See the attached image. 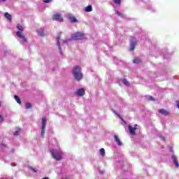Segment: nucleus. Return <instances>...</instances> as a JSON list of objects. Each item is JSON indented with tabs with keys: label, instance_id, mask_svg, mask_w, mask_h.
Segmentation results:
<instances>
[{
	"label": "nucleus",
	"instance_id": "obj_1",
	"mask_svg": "<svg viewBox=\"0 0 179 179\" xmlns=\"http://www.w3.org/2000/svg\"><path fill=\"white\" fill-rule=\"evenodd\" d=\"M72 73L76 80H82L83 79V73H82V67L80 66H75L73 68Z\"/></svg>",
	"mask_w": 179,
	"mask_h": 179
},
{
	"label": "nucleus",
	"instance_id": "obj_2",
	"mask_svg": "<svg viewBox=\"0 0 179 179\" xmlns=\"http://www.w3.org/2000/svg\"><path fill=\"white\" fill-rule=\"evenodd\" d=\"M17 29L19 31H17L16 32V36L19 38H22V41L26 43V41H27V38H26V36H24V34H23V31H24V28H23V27L22 25H20V24H17Z\"/></svg>",
	"mask_w": 179,
	"mask_h": 179
},
{
	"label": "nucleus",
	"instance_id": "obj_3",
	"mask_svg": "<svg viewBox=\"0 0 179 179\" xmlns=\"http://www.w3.org/2000/svg\"><path fill=\"white\" fill-rule=\"evenodd\" d=\"M50 153L55 160H57V162H59V160H62V151H59L57 150H51Z\"/></svg>",
	"mask_w": 179,
	"mask_h": 179
},
{
	"label": "nucleus",
	"instance_id": "obj_4",
	"mask_svg": "<svg viewBox=\"0 0 179 179\" xmlns=\"http://www.w3.org/2000/svg\"><path fill=\"white\" fill-rule=\"evenodd\" d=\"M45 125H47V119L45 117H42V122L41 124V136L44 137V135H45Z\"/></svg>",
	"mask_w": 179,
	"mask_h": 179
},
{
	"label": "nucleus",
	"instance_id": "obj_5",
	"mask_svg": "<svg viewBox=\"0 0 179 179\" xmlns=\"http://www.w3.org/2000/svg\"><path fill=\"white\" fill-rule=\"evenodd\" d=\"M86 35L82 32H77L76 34H73L72 36H71V40H74V41H76V40H83V38H85V36Z\"/></svg>",
	"mask_w": 179,
	"mask_h": 179
},
{
	"label": "nucleus",
	"instance_id": "obj_6",
	"mask_svg": "<svg viewBox=\"0 0 179 179\" xmlns=\"http://www.w3.org/2000/svg\"><path fill=\"white\" fill-rule=\"evenodd\" d=\"M52 20H56V22H64V17H62V15L56 13L52 15Z\"/></svg>",
	"mask_w": 179,
	"mask_h": 179
},
{
	"label": "nucleus",
	"instance_id": "obj_7",
	"mask_svg": "<svg viewBox=\"0 0 179 179\" xmlns=\"http://www.w3.org/2000/svg\"><path fill=\"white\" fill-rule=\"evenodd\" d=\"M59 40H61V34H59L57 35V44L58 45V47H59V53L61 55H62V48H61V42H59Z\"/></svg>",
	"mask_w": 179,
	"mask_h": 179
},
{
	"label": "nucleus",
	"instance_id": "obj_8",
	"mask_svg": "<svg viewBox=\"0 0 179 179\" xmlns=\"http://www.w3.org/2000/svg\"><path fill=\"white\" fill-rule=\"evenodd\" d=\"M132 41L133 42L130 44V51H134V50H135V47L136 46V39L134 38Z\"/></svg>",
	"mask_w": 179,
	"mask_h": 179
},
{
	"label": "nucleus",
	"instance_id": "obj_9",
	"mask_svg": "<svg viewBox=\"0 0 179 179\" xmlns=\"http://www.w3.org/2000/svg\"><path fill=\"white\" fill-rule=\"evenodd\" d=\"M85 89L83 88H80L79 90H78V91L76 92V94L77 96H85Z\"/></svg>",
	"mask_w": 179,
	"mask_h": 179
},
{
	"label": "nucleus",
	"instance_id": "obj_10",
	"mask_svg": "<svg viewBox=\"0 0 179 179\" xmlns=\"http://www.w3.org/2000/svg\"><path fill=\"white\" fill-rule=\"evenodd\" d=\"M129 131L130 133V135H135V131H136L137 128L136 127H132V126L129 125Z\"/></svg>",
	"mask_w": 179,
	"mask_h": 179
},
{
	"label": "nucleus",
	"instance_id": "obj_11",
	"mask_svg": "<svg viewBox=\"0 0 179 179\" xmlns=\"http://www.w3.org/2000/svg\"><path fill=\"white\" fill-rule=\"evenodd\" d=\"M159 113L162 115H170V112L166 110L165 109H160Z\"/></svg>",
	"mask_w": 179,
	"mask_h": 179
},
{
	"label": "nucleus",
	"instance_id": "obj_12",
	"mask_svg": "<svg viewBox=\"0 0 179 179\" xmlns=\"http://www.w3.org/2000/svg\"><path fill=\"white\" fill-rule=\"evenodd\" d=\"M172 160L176 167H178L179 166L178 160L177 159V157H176V155L172 156Z\"/></svg>",
	"mask_w": 179,
	"mask_h": 179
},
{
	"label": "nucleus",
	"instance_id": "obj_13",
	"mask_svg": "<svg viewBox=\"0 0 179 179\" xmlns=\"http://www.w3.org/2000/svg\"><path fill=\"white\" fill-rule=\"evenodd\" d=\"M69 20H70L71 23H77L78 19L74 16L68 17Z\"/></svg>",
	"mask_w": 179,
	"mask_h": 179
},
{
	"label": "nucleus",
	"instance_id": "obj_14",
	"mask_svg": "<svg viewBox=\"0 0 179 179\" xmlns=\"http://www.w3.org/2000/svg\"><path fill=\"white\" fill-rule=\"evenodd\" d=\"M114 138H115V141L117 143V145H122V143H121V141L120 140V137H118V136L115 135Z\"/></svg>",
	"mask_w": 179,
	"mask_h": 179
},
{
	"label": "nucleus",
	"instance_id": "obj_15",
	"mask_svg": "<svg viewBox=\"0 0 179 179\" xmlns=\"http://www.w3.org/2000/svg\"><path fill=\"white\" fill-rule=\"evenodd\" d=\"M133 62H134V64H141V62H142V59H141L138 58V57H135V58L133 59Z\"/></svg>",
	"mask_w": 179,
	"mask_h": 179
},
{
	"label": "nucleus",
	"instance_id": "obj_16",
	"mask_svg": "<svg viewBox=\"0 0 179 179\" xmlns=\"http://www.w3.org/2000/svg\"><path fill=\"white\" fill-rule=\"evenodd\" d=\"M4 15L6 19H8L10 22H12V15H10V14L8 13H5Z\"/></svg>",
	"mask_w": 179,
	"mask_h": 179
},
{
	"label": "nucleus",
	"instance_id": "obj_17",
	"mask_svg": "<svg viewBox=\"0 0 179 179\" xmlns=\"http://www.w3.org/2000/svg\"><path fill=\"white\" fill-rule=\"evenodd\" d=\"M14 99L18 104L22 105V101L20 100V98H19L17 95H14Z\"/></svg>",
	"mask_w": 179,
	"mask_h": 179
},
{
	"label": "nucleus",
	"instance_id": "obj_18",
	"mask_svg": "<svg viewBox=\"0 0 179 179\" xmlns=\"http://www.w3.org/2000/svg\"><path fill=\"white\" fill-rule=\"evenodd\" d=\"M85 12H92V10H93V8L92 7V5L87 6V7H85Z\"/></svg>",
	"mask_w": 179,
	"mask_h": 179
},
{
	"label": "nucleus",
	"instance_id": "obj_19",
	"mask_svg": "<svg viewBox=\"0 0 179 179\" xmlns=\"http://www.w3.org/2000/svg\"><path fill=\"white\" fill-rule=\"evenodd\" d=\"M37 33L39 36H41L42 37L45 36V34L44 33V30L43 29H39L37 31Z\"/></svg>",
	"mask_w": 179,
	"mask_h": 179
},
{
	"label": "nucleus",
	"instance_id": "obj_20",
	"mask_svg": "<svg viewBox=\"0 0 179 179\" xmlns=\"http://www.w3.org/2000/svg\"><path fill=\"white\" fill-rule=\"evenodd\" d=\"M100 152V155H102L103 157H106V150H104V148H101L99 150Z\"/></svg>",
	"mask_w": 179,
	"mask_h": 179
},
{
	"label": "nucleus",
	"instance_id": "obj_21",
	"mask_svg": "<svg viewBox=\"0 0 179 179\" xmlns=\"http://www.w3.org/2000/svg\"><path fill=\"white\" fill-rule=\"evenodd\" d=\"M122 83H124L125 85V86H129V82H128L127 79L124 78L122 80Z\"/></svg>",
	"mask_w": 179,
	"mask_h": 179
},
{
	"label": "nucleus",
	"instance_id": "obj_22",
	"mask_svg": "<svg viewBox=\"0 0 179 179\" xmlns=\"http://www.w3.org/2000/svg\"><path fill=\"white\" fill-rule=\"evenodd\" d=\"M19 132H20V128H17V131L14 133L13 136H18Z\"/></svg>",
	"mask_w": 179,
	"mask_h": 179
},
{
	"label": "nucleus",
	"instance_id": "obj_23",
	"mask_svg": "<svg viewBox=\"0 0 179 179\" xmlns=\"http://www.w3.org/2000/svg\"><path fill=\"white\" fill-rule=\"evenodd\" d=\"M25 107H26L27 110H29V108H31V103H25Z\"/></svg>",
	"mask_w": 179,
	"mask_h": 179
},
{
	"label": "nucleus",
	"instance_id": "obj_24",
	"mask_svg": "<svg viewBox=\"0 0 179 179\" xmlns=\"http://www.w3.org/2000/svg\"><path fill=\"white\" fill-rule=\"evenodd\" d=\"M113 1L117 5H120L121 4V0H113Z\"/></svg>",
	"mask_w": 179,
	"mask_h": 179
},
{
	"label": "nucleus",
	"instance_id": "obj_25",
	"mask_svg": "<svg viewBox=\"0 0 179 179\" xmlns=\"http://www.w3.org/2000/svg\"><path fill=\"white\" fill-rule=\"evenodd\" d=\"M116 15H117V16H118L119 17H123L122 13H120V11H118V10H116Z\"/></svg>",
	"mask_w": 179,
	"mask_h": 179
},
{
	"label": "nucleus",
	"instance_id": "obj_26",
	"mask_svg": "<svg viewBox=\"0 0 179 179\" xmlns=\"http://www.w3.org/2000/svg\"><path fill=\"white\" fill-rule=\"evenodd\" d=\"M148 99L149 100H150L151 101H155V98L153 97V96H150L149 98H148Z\"/></svg>",
	"mask_w": 179,
	"mask_h": 179
},
{
	"label": "nucleus",
	"instance_id": "obj_27",
	"mask_svg": "<svg viewBox=\"0 0 179 179\" xmlns=\"http://www.w3.org/2000/svg\"><path fill=\"white\" fill-rule=\"evenodd\" d=\"M43 2L45 3H50V2H51V0H43Z\"/></svg>",
	"mask_w": 179,
	"mask_h": 179
},
{
	"label": "nucleus",
	"instance_id": "obj_28",
	"mask_svg": "<svg viewBox=\"0 0 179 179\" xmlns=\"http://www.w3.org/2000/svg\"><path fill=\"white\" fill-rule=\"evenodd\" d=\"M0 122H3V116L0 115Z\"/></svg>",
	"mask_w": 179,
	"mask_h": 179
},
{
	"label": "nucleus",
	"instance_id": "obj_29",
	"mask_svg": "<svg viewBox=\"0 0 179 179\" xmlns=\"http://www.w3.org/2000/svg\"><path fill=\"white\" fill-rule=\"evenodd\" d=\"M176 107H178L179 108V101H176Z\"/></svg>",
	"mask_w": 179,
	"mask_h": 179
},
{
	"label": "nucleus",
	"instance_id": "obj_30",
	"mask_svg": "<svg viewBox=\"0 0 179 179\" xmlns=\"http://www.w3.org/2000/svg\"><path fill=\"white\" fill-rule=\"evenodd\" d=\"M1 145L3 147V148H6V145L3 144V143H1Z\"/></svg>",
	"mask_w": 179,
	"mask_h": 179
},
{
	"label": "nucleus",
	"instance_id": "obj_31",
	"mask_svg": "<svg viewBox=\"0 0 179 179\" xmlns=\"http://www.w3.org/2000/svg\"><path fill=\"white\" fill-rule=\"evenodd\" d=\"M31 170L32 171H34V173H36V169H33L32 167H31Z\"/></svg>",
	"mask_w": 179,
	"mask_h": 179
},
{
	"label": "nucleus",
	"instance_id": "obj_32",
	"mask_svg": "<svg viewBox=\"0 0 179 179\" xmlns=\"http://www.w3.org/2000/svg\"><path fill=\"white\" fill-rule=\"evenodd\" d=\"M117 116L119 117V118H120V120H122V121H124V120L122 119V117H121V116H120V115L117 114Z\"/></svg>",
	"mask_w": 179,
	"mask_h": 179
},
{
	"label": "nucleus",
	"instance_id": "obj_33",
	"mask_svg": "<svg viewBox=\"0 0 179 179\" xmlns=\"http://www.w3.org/2000/svg\"><path fill=\"white\" fill-rule=\"evenodd\" d=\"M41 179H50V178H48V177H45V178H43Z\"/></svg>",
	"mask_w": 179,
	"mask_h": 179
},
{
	"label": "nucleus",
	"instance_id": "obj_34",
	"mask_svg": "<svg viewBox=\"0 0 179 179\" xmlns=\"http://www.w3.org/2000/svg\"><path fill=\"white\" fill-rule=\"evenodd\" d=\"M136 127H138V124L134 125V128H136Z\"/></svg>",
	"mask_w": 179,
	"mask_h": 179
},
{
	"label": "nucleus",
	"instance_id": "obj_35",
	"mask_svg": "<svg viewBox=\"0 0 179 179\" xmlns=\"http://www.w3.org/2000/svg\"><path fill=\"white\" fill-rule=\"evenodd\" d=\"M0 1H6V0H0Z\"/></svg>",
	"mask_w": 179,
	"mask_h": 179
},
{
	"label": "nucleus",
	"instance_id": "obj_36",
	"mask_svg": "<svg viewBox=\"0 0 179 179\" xmlns=\"http://www.w3.org/2000/svg\"><path fill=\"white\" fill-rule=\"evenodd\" d=\"M0 107H1V103H0Z\"/></svg>",
	"mask_w": 179,
	"mask_h": 179
}]
</instances>
